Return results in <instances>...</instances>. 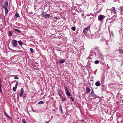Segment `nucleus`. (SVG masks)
Returning a JSON list of instances; mask_svg holds the SVG:
<instances>
[{"label": "nucleus", "instance_id": "obj_38", "mask_svg": "<svg viewBox=\"0 0 123 123\" xmlns=\"http://www.w3.org/2000/svg\"><path fill=\"white\" fill-rule=\"evenodd\" d=\"M114 16H114L113 17H112V18H114Z\"/></svg>", "mask_w": 123, "mask_h": 123}, {"label": "nucleus", "instance_id": "obj_19", "mask_svg": "<svg viewBox=\"0 0 123 123\" xmlns=\"http://www.w3.org/2000/svg\"><path fill=\"white\" fill-rule=\"evenodd\" d=\"M118 51H119L120 53H123V50L122 49H119Z\"/></svg>", "mask_w": 123, "mask_h": 123}, {"label": "nucleus", "instance_id": "obj_6", "mask_svg": "<svg viewBox=\"0 0 123 123\" xmlns=\"http://www.w3.org/2000/svg\"><path fill=\"white\" fill-rule=\"evenodd\" d=\"M121 14L122 15L123 14V6H122L120 7L119 8Z\"/></svg>", "mask_w": 123, "mask_h": 123}, {"label": "nucleus", "instance_id": "obj_1", "mask_svg": "<svg viewBox=\"0 0 123 123\" xmlns=\"http://www.w3.org/2000/svg\"><path fill=\"white\" fill-rule=\"evenodd\" d=\"M91 96L93 97V99H95L98 97V96L94 93L93 90L89 94V97H90Z\"/></svg>", "mask_w": 123, "mask_h": 123}, {"label": "nucleus", "instance_id": "obj_30", "mask_svg": "<svg viewBox=\"0 0 123 123\" xmlns=\"http://www.w3.org/2000/svg\"><path fill=\"white\" fill-rule=\"evenodd\" d=\"M66 100V98H62V101H64Z\"/></svg>", "mask_w": 123, "mask_h": 123}, {"label": "nucleus", "instance_id": "obj_20", "mask_svg": "<svg viewBox=\"0 0 123 123\" xmlns=\"http://www.w3.org/2000/svg\"><path fill=\"white\" fill-rule=\"evenodd\" d=\"M111 10L113 12H114V13L116 11V10L115 9V8L114 7H113L112 8V9H111Z\"/></svg>", "mask_w": 123, "mask_h": 123}, {"label": "nucleus", "instance_id": "obj_32", "mask_svg": "<svg viewBox=\"0 0 123 123\" xmlns=\"http://www.w3.org/2000/svg\"><path fill=\"white\" fill-rule=\"evenodd\" d=\"M14 79H19V78L18 77H17V76H15L14 77Z\"/></svg>", "mask_w": 123, "mask_h": 123}, {"label": "nucleus", "instance_id": "obj_28", "mask_svg": "<svg viewBox=\"0 0 123 123\" xmlns=\"http://www.w3.org/2000/svg\"><path fill=\"white\" fill-rule=\"evenodd\" d=\"M18 81H16V83L15 86L16 87H17V86L18 85Z\"/></svg>", "mask_w": 123, "mask_h": 123}, {"label": "nucleus", "instance_id": "obj_13", "mask_svg": "<svg viewBox=\"0 0 123 123\" xmlns=\"http://www.w3.org/2000/svg\"><path fill=\"white\" fill-rule=\"evenodd\" d=\"M15 17L17 18L19 17H20V16L17 13H16L15 15Z\"/></svg>", "mask_w": 123, "mask_h": 123}, {"label": "nucleus", "instance_id": "obj_23", "mask_svg": "<svg viewBox=\"0 0 123 123\" xmlns=\"http://www.w3.org/2000/svg\"><path fill=\"white\" fill-rule=\"evenodd\" d=\"M44 103V102L42 101H40L38 103V104H43Z\"/></svg>", "mask_w": 123, "mask_h": 123}, {"label": "nucleus", "instance_id": "obj_15", "mask_svg": "<svg viewBox=\"0 0 123 123\" xmlns=\"http://www.w3.org/2000/svg\"><path fill=\"white\" fill-rule=\"evenodd\" d=\"M107 12L108 14H110L111 13H112L111 10H107Z\"/></svg>", "mask_w": 123, "mask_h": 123}, {"label": "nucleus", "instance_id": "obj_40", "mask_svg": "<svg viewBox=\"0 0 123 123\" xmlns=\"http://www.w3.org/2000/svg\"><path fill=\"white\" fill-rule=\"evenodd\" d=\"M1 0H0V1H1Z\"/></svg>", "mask_w": 123, "mask_h": 123}, {"label": "nucleus", "instance_id": "obj_27", "mask_svg": "<svg viewBox=\"0 0 123 123\" xmlns=\"http://www.w3.org/2000/svg\"><path fill=\"white\" fill-rule=\"evenodd\" d=\"M94 63L95 64H97L99 63V61L97 60H96L95 61Z\"/></svg>", "mask_w": 123, "mask_h": 123}, {"label": "nucleus", "instance_id": "obj_39", "mask_svg": "<svg viewBox=\"0 0 123 123\" xmlns=\"http://www.w3.org/2000/svg\"><path fill=\"white\" fill-rule=\"evenodd\" d=\"M122 101L123 103V100H122Z\"/></svg>", "mask_w": 123, "mask_h": 123}, {"label": "nucleus", "instance_id": "obj_12", "mask_svg": "<svg viewBox=\"0 0 123 123\" xmlns=\"http://www.w3.org/2000/svg\"><path fill=\"white\" fill-rule=\"evenodd\" d=\"M65 59H62L59 62L60 63H64L65 62Z\"/></svg>", "mask_w": 123, "mask_h": 123}, {"label": "nucleus", "instance_id": "obj_21", "mask_svg": "<svg viewBox=\"0 0 123 123\" xmlns=\"http://www.w3.org/2000/svg\"><path fill=\"white\" fill-rule=\"evenodd\" d=\"M4 113L7 117L9 118H11L9 116L6 112H5Z\"/></svg>", "mask_w": 123, "mask_h": 123}, {"label": "nucleus", "instance_id": "obj_8", "mask_svg": "<svg viewBox=\"0 0 123 123\" xmlns=\"http://www.w3.org/2000/svg\"><path fill=\"white\" fill-rule=\"evenodd\" d=\"M95 85L96 86H99L101 85V84L100 82L99 81H97L95 83Z\"/></svg>", "mask_w": 123, "mask_h": 123}, {"label": "nucleus", "instance_id": "obj_11", "mask_svg": "<svg viewBox=\"0 0 123 123\" xmlns=\"http://www.w3.org/2000/svg\"><path fill=\"white\" fill-rule=\"evenodd\" d=\"M3 7L4 8L5 10V14H6L8 12V10L7 8L6 7H5V6H4Z\"/></svg>", "mask_w": 123, "mask_h": 123}, {"label": "nucleus", "instance_id": "obj_17", "mask_svg": "<svg viewBox=\"0 0 123 123\" xmlns=\"http://www.w3.org/2000/svg\"><path fill=\"white\" fill-rule=\"evenodd\" d=\"M59 110L60 111H61L62 113V114L63 111L61 105H60L59 107Z\"/></svg>", "mask_w": 123, "mask_h": 123}, {"label": "nucleus", "instance_id": "obj_10", "mask_svg": "<svg viewBox=\"0 0 123 123\" xmlns=\"http://www.w3.org/2000/svg\"><path fill=\"white\" fill-rule=\"evenodd\" d=\"M62 93V91L61 90H59L58 92V94L59 96L61 97Z\"/></svg>", "mask_w": 123, "mask_h": 123}, {"label": "nucleus", "instance_id": "obj_3", "mask_svg": "<svg viewBox=\"0 0 123 123\" xmlns=\"http://www.w3.org/2000/svg\"><path fill=\"white\" fill-rule=\"evenodd\" d=\"M90 27V25H89L87 27V28H86L84 29L83 33L84 34H86L87 32L88 31Z\"/></svg>", "mask_w": 123, "mask_h": 123}, {"label": "nucleus", "instance_id": "obj_4", "mask_svg": "<svg viewBox=\"0 0 123 123\" xmlns=\"http://www.w3.org/2000/svg\"><path fill=\"white\" fill-rule=\"evenodd\" d=\"M42 12V15L44 17H45L47 18H49L50 17V15L49 14L46 13H44L43 12Z\"/></svg>", "mask_w": 123, "mask_h": 123}, {"label": "nucleus", "instance_id": "obj_36", "mask_svg": "<svg viewBox=\"0 0 123 123\" xmlns=\"http://www.w3.org/2000/svg\"><path fill=\"white\" fill-rule=\"evenodd\" d=\"M54 18L55 19H58L57 17H54Z\"/></svg>", "mask_w": 123, "mask_h": 123}, {"label": "nucleus", "instance_id": "obj_31", "mask_svg": "<svg viewBox=\"0 0 123 123\" xmlns=\"http://www.w3.org/2000/svg\"><path fill=\"white\" fill-rule=\"evenodd\" d=\"M22 121L23 123H26V121L24 119H22Z\"/></svg>", "mask_w": 123, "mask_h": 123}, {"label": "nucleus", "instance_id": "obj_37", "mask_svg": "<svg viewBox=\"0 0 123 123\" xmlns=\"http://www.w3.org/2000/svg\"><path fill=\"white\" fill-rule=\"evenodd\" d=\"M121 123H123V119L122 121H121Z\"/></svg>", "mask_w": 123, "mask_h": 123}, {"label": "nucleus", "instance_id": "obj_18", "mask_svg": "<svg viewBox=\"0 0 123 123\" xmlns=\"http://www.w3.org/2000/svg\"><path fill=\"white\" fill-rule=\"evenodd\" d=\"M8 1H6V2H5V5H4L5 6V7H6L8 6Z\"/></svg>", "mask_w": 123, "mask_h": 123}, {"label": "nucleus", "instance_id": "obj_22", "mask_svg": "<svg viewBox=\"0 0 123 123\" xmlns=\"http://www.w3.org/2000/svg\"><path fill=\"white\" fill-rule=\"evenodd\" d=\"M18 43L20 45H21L22 44V42L21 41V40H19V41H18Z\"/></svg>", "mask_w": 123, "mask_h": 123}, {"label": "nucleus", "instance_id": "obj_25", "mask_svg": "<svg viewBox=\"0 0 123 123\" xmlns=\"http://www.w3.org/2000/svg\"><path fill=\"white\" fill-rule=\"evenodd\" d=\"M17 88V87H16L15 86V87H13V91H16V90Z\"/></svg>", "mask_w": 123, "mask_h": 123}, {"label": "nucleus", "instance_id": "obj_9", "mask_svg": "<svg viewBox=\"0 0 123 123\" xmlns=\"http://www.w3.org/2000/svg\"><path fill=\"white\" fill-rule=\"evenodd\" d=\"M86 92L88 94L89 93L90 91V89L89 87H87L86 88Z\"/></svg>", "mask_w": 123, "mask_h": 123}, {"label": "nucleus", "instance_id": "obj_24", "mask_svg": "<svg viewBox=\"0 0 123 123\" xmlns=\"http://www.w3.org/2000/svg\"><path fill=\"white\" fill-rule=\"evenodd\" d=\"M8 34H9V36H11L12 35V32L11 31H10L9 32Z\"/></svg>", "mask_w": 123, "mask_h": 123}, {"label": "nucleus", "instance_id": "obj_26", "mask_svg": "<svg viewBox=\"0 0 123 123\" xmlns=\"http://www.w3.org/2000/svg\"><path fill=\"white\" fill-rule=\"evenodd\" d=\"M71 29L73 31H75V27H73Z\"/></svg>", "mask_w": 123, "mask_h": 123}, {"label": "nucleus", "instance_id": "obj_29", "mask_svg": "<svg viewBox=\"0 0 123 123\" xmlns=\"http://www.w3.org/2000/svg\"><path fill=\"white\" fill-rule=\"evenodd\" d=\"M30 50L32 53H33L34 52L33 50L31 48L30 49Z\"/></svg>", "mask_w": 123, "mask_h": 123}, {"label": "nucleus", "instance_id": "obj_42", "mask_svg": "<svg viewBox=\"0 0 123 123\" xmlns=\"http://www.w3.org/2000/svg\"><path fill=\"white\" fill-rule=\"evenodd\" d=\"M33 111L34 112H35V111Z\"/></svg>", "mask_w": 123, "mask_h": 123}, {"label": "nucleus", "instance_id": "obj_14", "mask_svg": "<svg viewBox=\"0 0 123 123\" xmlns=\"http://www.w3.org/2000/svg\"><path fill=\"white\" fill-rule=\"evenodd\" d=\"M13 30H14L15 31H17V32H18L21 33V32L19 30H18V29H16L14 28L13 29Z\"/></svg>", "mask_w": 123, "mask_h": 123}, {"label": "nucleus", "instance_id": "obj_41", "mask_svg": "<svg viewBox=\"0 0 123 123\" xmlns=\"http://www.w3.org/2000/svg\"><path fill=\"white\" fill-rule=\"evenodd\" d=\"M101 41H102V39H101Z\"/></svg>", "mask_w": 123, "mask_h": 123}, {"label": "nucleus", "instance_id": "obj_5", "mask_svg": "<svg viewBox=\"0 0 123 123\" xmlns=\"http://www.w3.org/2000/svg\"><path fill=\"white\" fill-rule=\"evenodd\" d=\"M105 18V16L102 15H100L98 16V19L99 21H101L104 18Z\"/></svg>", "mask_w": 123, "mask_h": 123}, {"label": "nucleus", "instance_id": "obj_33", "mask_svg": "<svg viewBox=\"0 0 123 123\" xmlns=\"http://www.w3.org/2000/svg\"><path fill=\"white\" fill-rule=\"evenodd\" d=\"M70 98L73 101H74V100L73 98L72 97H70Z\"/></svg>", "mask_w": 123, "mask_h": 123}, {"label": "nucleus", "instance_id": "obj_34", "mask_svg": "<svg viewBox=\"0 0 123 123\" xmlns=\"http://www.w3.org/2000/svg\"><path fill=\"white\" fill-rule=\"evenodd\" d=\"M65 87V88H66V90L67 91V92L68 91V90L67 89V88L66 87Z\"/></svg>", "mask_w": 123, "mask_h": 123}, {"label": "nucleus", "instance_id": "obj_16", "mask_svg": "<svg viewBox=\"0 0 123 123\" xmlns=\"http://www.w3.org/2000/svg\"><path fill=\"white\" fill-rule=\"evenodd\" d=\"M66 94L68 96H70L71 95L70 94V92L69 91L66 92Z\"/></svg>", "mask_w": 123, "mask_h": 123}, {"label": "nucleus", "instance_id": "obj_35", "mask_svg": "<svg viewBox=\"0 0 123 123\" xmlns=\"http://www.w3.org/2000/svg\"><path fill=\"white\" fill-rule=\"evenodd\" d=\"M0 92H2V90L1 89V87L0 86Z\"/></svg>", "mask_w": 123, "mask_h": 123}, {"label": "nucleus", "instance_id": "obj_7", "mask_svg": "<svg viewBox=\"0 0 123 123\" xmlns=\"http://www.w3.org/2000/svg\"><path fill=\"white\" fill-rule=\"evenodd\" d=\"M24 92V91L23 89V88H22L20 90V97H22Z\"/></svg>", "mask_w": 123, "mask_h": 123}, {"label": "nucleus", "instance_id": "obj_2", "mask_svg": "<svg viewBox=\"0 0 123 123\" xmlns=\"http://www.w3.org/2000/svg\"><path fill=\"white\" fill-rule=\"evenodd\" d=\"M12 44L13 47H16L17 44V41L15 40H13L12 41Z\"/></svg>", "mask_w": 123, "mask_h": 123}]
</instances>
